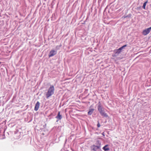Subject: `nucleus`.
Listing matches in <instances>:
<instances>
[{"label": "nucleus", "mask_w": 151, "mask_h": 151, "mask_svg": "<svg viewBox=\"0 0 151 151\" xmlns=\"http://www.w3.org/2000/svg\"><path fill=\"white\" fill-rule=\"evenodd\" d=\"M55 90L54 86H50L48 90V97L53 94Z\"/></svg>", "instance_id": "nucleus-1"}, {"label": "nucleus", "mask_w": 151, "mask_h": 151, "mask_svg": "<svg viewBox=\"0 0 151 151\" xmlns=\"http://www.w3.org/2000/svg\"><path fill=\"white\" fill-rule=\"evenodd\" d=\"M151 31V27L144 30L142 32L143 35H146L148 34Z\"/></svg>", "instance_id": "nucleus-2"}, {"label": "nucleus", "mask_w": 151, "mask_h": 151, "mask_svg": "<svg viewBox=\"0 0 151 151\" xmlns=\"http://www.w3.org/2000/svg\"><path fill=\"white\" fill-rule=\"evenodd\" d=\"M57 53V52L54 50H52L51 51L49 55V57H52L55 55Z\"/></svg>", "instance_id": "nucleus-3"}, {"label": "nucleus", "mask_w": 151, "mask_h": 151, "mask_svg": "<svg viewBox=\"0 0 151 151\" xmlns=\"http://www.w3.org/2000/svg\"><path fill=\"white\" fill-rule=\"evenodd\" d=\"M40 105V103L39 101H37L35 107V111H37L38 110Z\"/></svg>", "instance_id": "nucleus-4"}, {"label": "nucleus", "mask_w": 151, "mask_h": 151, "mask_svg": "<svg viewBox=\"0 0 151 151\" xmlns=\"http://www.w3.org/2000/svg\"><path fill=\"white\" fill-rule=\"evenodd\" d=\"M56 118L58 120H60L61 119L62 117L60 114V111L58 112V115L56 117Z\"/></svg>", "instance_id": "nucleus-5"}, {"label": "nucleus", "mask_w": 151, "mask_h": 151, "mask_svg": "<svg viewBox=\"0 0 151 151\" xmlns=\"http://www.w3.org/2000/svg\"><path fill=\"white\" fill-rule=\"evenodd\" d=\"M100 112L101 115L105 117L107 116V114L105 113L104 110H102V111H100Z\"/></svg>", "instance_id": "nucleus-6"}, {"label": "nucleus", "mask_w": 151, "mask_h": 151, "mask_svg": "<svg viewBox=\"0 0 151 151\" xmlns=\"http://www.w3.org/2000/svg\"><path fill=\"white\" fill-rule=\"evenodd\" d=\"M108 146V145H106L103 148V149L105 151H107L109 150V148L107 147Z\"/></svg>", "instance_id": "nucleus-7"}, {"label": "nucleus", "mask_w": 151, "mask_h": 151, "mask_svg": "<svg viewBox=\"0 0 151 151\" xmlns=\"http://www.w3.org/2000/svg\"><path fill=\"white\" fill-rule=\"evenodd\" d=\"M94 109H91L89 110V111L88 112V114L89 115H91L93 113Z\"/></svg>", "instance_id": "nucleus-8"}, {"label": "nucleus", "mask_w": 151, "mask_h": 151, "mask_svg": "<svg viewBox=\"0 0 151 151\" xmlns=\"http://www.w3.org/2000/svg\"><path fill=\"white\" fill-rule=\"evenodd\" d=\"M98 110L99 112L103 110V108L100 105H99L98 106Z\"/></svg>", "instance_id": "nucleus-9"}, {"label": "nucleus", "mask_w": 151, "mask_h": 151, "mask_svg": "<svg viewBox=\"0 0 151 151\" xmlns=\"http://www.w3.org/2000/svg\"><path fill=\"white\" fill-rule=\"evenodd\" d=\"M127 46V45H124V46H123L119 48V49H118L121 52V50L125 47H126Z\"/></svg>", "instance_id": "nucleus-10"}, {"label": "nucleus", "mask_w": 151, "mask_h": 151, "mask_svg": "<svg viewBox=\"0 0 151 151\" xmlns=\"http://www.w3.org/2000/svg\"><path fill=\"white\" fill-rule=\"evenodd\" d=\"M114 51L115 53L118 54H119L121 52L118 49L115 50Z\"/></svg>", "instance_id": "nucleus-11"}, {"label": "nucleus", "mask_w": 151, "mask_h": 151, "mask_svg": "<svg viewBox=\"0 0 151 151\" xmlns=\"http://www.w3.org/2000/svg\"><path fill=\"white\" fill-rule=\"evenodd\" d=\"M147 2H148L147 1L146 2H145L143 4V8L144 9H145V6H146V4H147Z\"/></svg>", "instance_id": "nucleus-12"}, {"label": "nucleus", "mask_w": 151, "mask_h": 151, "mask_svg": "<svg viewBox=\"0 0 151 151\" xmlns=\"http://www.w3.org/2000/svg\"><path fill=\"white\" fill-rule=\"evenodd\" d=\"M97 125V127H100V124L99 123H98Z\"/></svg>", "instance_id": "nucleus-13"}, {"label": "nucleus", "mask_w": 151, "mask_h": 151, "mask_svg": "<svg viewBox=\"0 0 151 151\" xmlns=\"http://www.w3.org/2000/svg\"><path fill=\"white\" fill-rule=\"evenodd\" d=\"M102 135H103L104 136V133L102 134Z\"/></svg>", "instance_id": "nucleus-14"}]
</instances>
